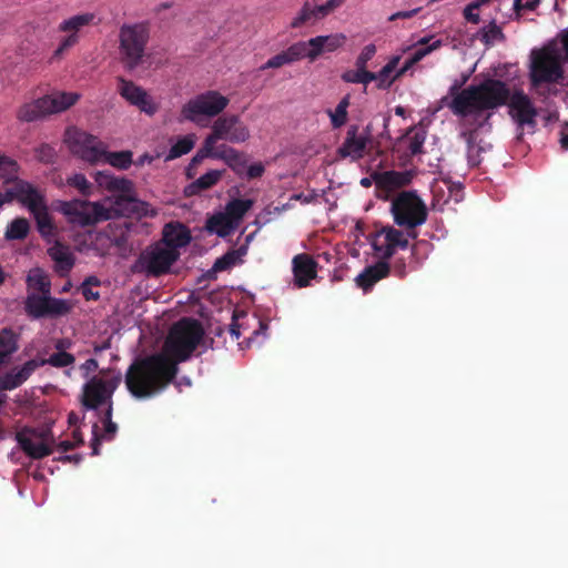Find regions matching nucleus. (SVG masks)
Listing matches in <instances>:
<instances>
[{
	"label": "nucleus",
	"mask_w": 568,
	"mask_h": 568,
	"mask_svg": "<svg viewBox=\"0 0 568 568\" xmlns=\"http://www.w3.org/2000/svg\"><path fill=\"white\" fill-rule=\"evenodd\" d=\"M148 41L149 30L142 23L120 28L119 53L125 68L133 70L141 63Z\"/></svg>",
	"instance_id": "obj_8"
},
{
	"label": "nucleus",
	"mask_w": 568,
	"mask_h": 568,
	"mask_svg": "<svg viewBox=\"0 0 568 568\" xmlns=\"http://www.w3.org/2000/svg\"><path fill=\"white\" fill-rule=\"evenodd\" d=\"M223 174L224 171L221 170H211L206 172L185 187V194L191 196L200 193L201 191L211 189L222 179Z\"/></svg>",
	"instance_id": "obj_32"
},
{
	"label": "nucleus",
	"mask_w": 568,
	"mask_h": 568,
	"mask_svg": "<svg viewBox=\"0 0 568 568\" xmlns=\"http://www.w3.org/2000/svg\"><path fill=\"white\" fill-rule=\"evenodd\" d=\"M75 358L72 354L67 352H57L52 354L49 358L42 359L38 362L39 367L43 365H51L53 367H67L74 363Z\"/></svg>",
	"instance_id": "obj_50"
},
{
	"label": "nucleus",
	"mask_w": 568,
	"mask_h": 568,
	"mask_svg": "<svg viewBox=\"0 0 568 568\" xmlns=\"http://www.w3.org/2000/svg\"><path fill=\"white\" fill-rule=\"evenodd\" d=\"M206 138L214 145L219 140L243 143L250 139V130L239 115L230 114L217 118L212 125V132Z\"/></svg>",
	"instance_id": "obj_15"
},
{
	"label": "nucleus",
	"mask_w": 568,
	"mask_h": 568,
	"mask_svg": "<svg viewBox=\"0 0 568 568\" xmlns=\"http://www.w3.org/2000/svg\"><path fill=\"white\" fill-rule=\"evenodd\" d=\"M568 59V29L557 39L530 52L529 79L534 87L554 83L564 78V62Z\"/></svg>",
	"instance_id": "obj_3"
},
{
	"label": "nucleus",
	"mask_w": 568,
	"mask_h": 568,
	"mask_svg": "<svg viewBox=\"0 0 568 568\" xmlns=\"http://www.w3.org/2000/svg\"><path fill=\"white\" fill-rule=\"evenodd\" d=\"M118 92L131 105L136 106L140 111L153 115L158 111V104L153 101L150 94L134 82L118 78Z\"/></svg>",
	"instance_id": "obj_17"
},
{
	"label": "nucleus",
	"mask_w": 568,
	"mask_h": 568,
	"mask_svg": "<svg viewBox=\"0 0 568 568\" xmlns=\"http://www.w3.org/2000/svg\"><path fill=\"white\" fill-rule=\"evenodd\" d=\"M99 20H97V16L93 12H83L64 19L58 26V31L65 33L67 36L60 41L58 48L53 52L52 58H61L64 51L74 47L79 42V33L82 30L91 26H97Z\"/></svg>",
	"instance_id": "obj_13"
},
{
	"label": "nucleus",
	"mask_w": 568,
	"mask_h": 568,
	"mask_svg": "<svg viewBox=\"0 0 568 568\" xmlns=\"http://www.w3.org/2000/svg\"><path fill=\"white\" fill-rule=\"evenodd\" d=\"M463 135L466 138L467 144H468V152H467L468 163L471 166L479 165L481 162L480 155H481V152L484 151V149L476 143L475 134L473 132L464 133Z\"/></svg>",
	"instance_id": "obj_51"
},
{
	"label": "nucleus",
	"mask_w": 568,
	"mask_h": 568,
	"mask_svg": "<svg viewBox=\"0 0 568 568\" xmlns=\"http://www.w3.org/2000/svg\"><path fill=\"white\" fill-rule=\"evenodd\" d=\"M94 180L100 187L108 191L130 192L132 190V182L130 180L115 178L106 171L97 172Z\"/></svg>",
	"instance_id": "obj_30"
},
{
	"label": "nucleus",
	"mask_w": 568,
	"mask_h": 568,
	"mask_svg": "<svg viewBox=\"0 0 568 568\" xmlns=\"http://www.w3.org/2000/svg\"><path fill=\"white\" fill-rule=\"evenodd\" d=\"M215 159L223 160L237 175L243 174L247 164L245 153L226 145L216 149Z\"/></svg>",
	"instance_id": "obj_27"
},
{
	"label": "nucleus",
	"mask_w": 568,
	"mask_h": 568,
	"mask_svg": "<svg viewBox=\"0 0 568 568\" xmlns=\"http://www.w3.org/2000/svg\"><path fill=\"white\" fill-rule=\"evenodd\" d=\"M60 211L69 223L81 227L93 226L120 215V210L112 204L111 197L98 202L65 201L61 203Z\"/></svg>",
	"instance_id": "obj_5"
},
{
	"label": "nucleus",
	"mask_w": 568,
	"mask_h": 568,
	"mask_svg": "<svg viewBox=\"0 0 568 568\" xmlns=\"http://www.w3.org/2000/svg\"><path fill=\"white\" fill-rule=\"evenodd\" d=\"M80 95L73 92H59L44 95L31 102L22 104L17 111V119L21 122H33L63 112L72 106Z\"/></svg>",
	"instance_id": "obj_7"
},
{
	"label": "nucleus",
	"mask_w": 568,
	"mask_h": 568,
	"mask_svg": "<svg viewBox=\"0 0 568 568\" xmlns=\"http://www.w3.org/2000/svg\"><path fill=\"white\" fill-rule=\"evenodd\" d=\"M246 248L240 247L239 250L230 251L225 253L223 256L217 258L213 264V271L221 272L234 266L237 262L241 261L242 256L245 255Z\"/></svg>",
	"instance_id": "obj_43"
},
{
	"label": "nucleus",
	"mask_w": 568,
	"mask_h": 568,
	"mask_svg": "<svg viewBox=\"0 0 568 568\" xmlns=\"http://www.w3.org/2000/svg\"><path fill=\"white\" fill-rule=\"evenodd\" d=\"M103 423H104V434L102 436H99L94 432V437L91 443V448H92L93 455L99 454V446H100L101 438L111 439V438H113V436L116 433L118 426L115 423L112 422V405H109V407H106V409L104 412Z\"/></svg>",
	"instance_id": "obj_37"
},
{
	"label": "nucleus",
	"mask_w": 568,
	"mask_h": 568,
	"mask_svg": "<svg viewBox=\"0 0 568 568\" xmlns=\"http://www.w3.org/2000/svg\"><path fill=\"white\" fill-rule=\"evenodd\" d=\"M442 45L440 40L434 41L432 44L423 48H418L414 51L413 55L409 58L415 64L419 62L424 57L436 50Z\"/></svg>",
	"instance_id": "obj_58"
},
{
	"label": "nucleus",
	"mask_w": 568,
	"mask_h": 568,
	"mask_svg": "<svg viewBox=\"0 0 568 568\" xmlns=\"http://www.w3.org/2000/svg\"><path fill=\"white\" fill-rule=\"evenodd\" d=\"M216 149L212 141L205 138L202 148L197 151V153L193 156L190 163V168L196 166L200 164L205 158H214L215 159Z\"/></svg>",
	"instance_id": "obj_54"
},
{
	"label": "nucleus",
	"mask_w": 568,
	"mask_h": 568,
	"mask_svg": "<svg viewBox=\"0 0 568 568\" xmlns=\"http://www.w3.org/2000/svg\"><path fill=\"white\" fill-rule=\"evenodd\" d=\"M295 44L303 45V58H308L311 61H314L318 55L325 52L323 37H315L310 39L308 41H298Z\"/></svg>",
	"instance_id": "obj_47"
},
{
	"label": "nucleus",
	"mask_w": 568,
	"mask_h": 568,
	"mask_svg": "<svg viewBox=\"0 0 568 568\" xmlns=\"http://www.w3.org/2000/svg\"><path fill=\"white\" fill-rule=\"evenodd\" d=\"M508 99L509 113L520 126L535 124L537 111L528 95L520 91L509 95Z\"/></svg>",
	"instance_id": "obj_19"
},
{
	"label": "nucleus",
	"mask_w": 568,
	"mask_h": 568,
	"mask_svg": "<svg viewBox=\"0 0 568 568\" xmlns=\"http://www.w3.org/2000/svg\"><path fill=\"white\" fill-rule=\"evenodd\" d=\"M17 201L28 207L31 213L47 204L44 195L24 180H18Z\"/></svg>",
	"instance_id": "obj_22"
},
{
	"label": "nucleus",
	"mask_w": 568,
	"mask_h": 568,
	"mask_svg": "<svg viewBox=\"0 0 568 568\" xmlns=\"http://www.w3.org/2000/svg\"><path fill=\"white\" fill-rule=\"evenodd\" d=\"M50 294H29L27 296L24 308L29 316L33 318L45 317V308Z\"/></svg>",
	"instance_id": "obj_34"
},
{
	"label": "nucleus",
	"mask_w": 568,
	"mask_h": 568,
	"mask_svg": "<svg viewBox=\"0 0 568 568\" xmlns=\"http://www.w3.org/2000/svg\"><path fill=\"white\" fill-rule=\"evenodd\" d=\"M426 131L423 129L416 130L415 128H410L407 133V149L410 155H417L423 153V145L426 140Z\"/></svg>",
	"instance_id": "obj_44"
},
{
	"label": "nucleus",
	"mask_w": 568,
	"mask_h": 568,
	"mask_svg": "<svg viewBox=\"0 0 568 568\" xmlns=\"http://www.w3.org/2000/svg\"><path fill=\"white\" fill-rule=\"evenodd\" d=\"M229 102L219 91L210 90L189 100L181 109V116L197 123L202 116L214 118L222 113Z\"/></svg>",
	"instance_id": "obj_10"
},
{
	"label": "nucleus",
	"mask_w": 568,
	"mask_h": 568,
	"mask_svg": "<svg viewBox=\"0 0 568 568\" xmlns=\"http://www.w3.org/2000/svg\"><path fill=\"white\" fill-rule=\"evenodd\" d=\"M121 383V376H93L82 388L80 403L85 409L112 405V396Z\"/></svg>",
	"instance_id": "obj_11"
},
{
	"label": "nucleus",
	"mask_w": 568,
	"mask_h": 568,
	"mask_svg": "<svg viewBox=\"0 0 568 568\" xmlns=\"http://www.w3.org/2000/svg\"><path fill=\"white\" fill-rule=\"evenodd\" d=\"M73 304L68 300L54 298L49 295L45 308V317H59L69 314Z\"/></svg>",
	"instance_id": "obj_42"
},
{
	"label": "nucleus",
	"mask_w": 568,
	"mask_h": 568,
	"mask_svg": "<svg viewBox=\"0 0 568 568\" xmlns=\"http://www.w3.org/2000/svg\"><path fill=\"white\" fill-rule=\"evenodd\" d=\"M179 367L166 355L156 353L133 361L125 373V385L135 398H149L164 390Z\"/></svg>",
	"instance_id": "obj_1"
},
{
	"label": "nucleus",
	"mask_w": 568,
	"mask_h": 568,
	"mask_svg": "<svg viewBox=\"0 0 568 568\" xmlns=\"http://www.w3.org/2000/svg\"><path fill=\"white\" fill-rule=\"evenodd\" d=\"M18 348L16 336L10 329H2L0 332V366L6 362V358L14 353Z\"/></svg>",
	"instance_id": "obj_41"
},
{
	"label": "nucleus",
	"mask_w": 568,
	"mask_h": 568,
	"mask_svg": "<svg viewBox=\"0 0 568 568\" xmlns=\"http://www.w3.org/2000/svg\"><path fill=\"white\" fill-rule=\"evenodd\" d=\"M132 156L133 153L129 150L120 152H108L106 149L105 154L102 158V161L109 163L110 165L119 170H126L133 163Z\"/></svg>",
	"instance_id": "obj_40"
},
{
	"label": "nucleus",
	"mask_w": 568,
	"mask_h": 568,
	"mask_svg": "<svg viewBox=\"0 0 568 568\" xmlns=\"http://www.w3.org/2000/svg\"><path fill=\"white\" fill-rule=\"evenodd\" d=\"M20 448L31 458L40 459L52 454L53 435L49 428H23L16 435Z\"/></svg>",
	"instance_id": "obj_14"
},
{
	"label": "nucleus",
	"mask_w": 568,
	"mask_h": 568,
	"mask_svg": "<svg viewBox=\"0 0 568 568\" xmlns=\"http://www.w3.org/2000/svg\"><path fill=\"white\" fill-rule=\"evenodd\" d=\"M342 79L347 83H362V69L348 70L342 74Z\"/></svg>",
	"instance_id": "obj_60"
},
{
	"label": "nucleus",
	"mask_w": 568,
	"mask_h": 568,
	"mask_svg": "<svg viewBox=\"0 0 568 568\" xmlns=\"http://www.w3.org/2000/svg\"><path fill=\"white\" fill-rule=\"evenodd\" d=\"M13 182H14L13 187L7 190L4 194H0V201H3V204L4 203H10L13 200H17V195H18V180L13 181Z\"/></svg>",
	"instance_id": "obj_62"
},
{
	"label": "nucleus",
	"mask_w": 568,
	"mask_h": 568,
	"mask_svg": "<svg viewBox=\"0 0 568 568\" xmlns=\"http://www.w3.org/2000/svg\"><path fill=\"white\" fill-rule=\"evenodd\" d=\"M400 60L399 55L393 57L379 72L376 73V87L381 90L388 89L397 79L392 77V73L395 71L398 62Z\"/></svg>",
	"instance_id": "obj_39"
},
{
	"label": "nucleus",
	"mask_w": 568,
	"mask_h": 568,
	"mask_svg": "<svg viewBox=\"0 0 568 568\" xmlns=\"http://www.w3.org/2000/svg\"><path fill=\"white\" fill-rule=\"evenodd\" d=\"M205 227L209 232L225 237L233 233L239 226L235 225L224 212H221L207 219Z\"/></svg>",
	"instance_id": "obj_31"
},
{
	"label": "nucleus",
	"mask_w": 568,
	"mask_h": 568,
	"mask_svg": "<svg viewBox=\"0 0 568 568\" xmlns=\"http://www.w3.org/2000/svg\"><path fill=\"white\" fill-rule=\"evenodd\" d=\"M303 45L293 43L286 50L268 59L263 65L260 67L261 71L266 69H277L284 64H290L303 59Z\"/></svg>",
	"instance_id": "obj_26"
},
{
	"label": "nucleus",
	"mask_w": 568,
	"mask_h": 568,
	"mask_svg": "<svg viewBox=\"0 0 568 568\" xmlns=\"http://www.w3.org/2000/svg\"><path fill=\"white\" fill-rule=\"evenodd\" d=\"M349 105V95L344 97L337 104L335 112L331 113V121L334 128H341L347 121V108Z\"/></svg>",
	"instance_id": "obj_52"
},
{
	"label": "nucleus",
	"mask_w": 568,
	"mask_h": 568,
	"mask_svg": "<svg viewBox=\"0 0 568 568\" xmlns=\"http://www.w3.org/2000/svg\"><path fill=\"white\" fill-rule=\"evenodd\" d=\"M82 294L87 301H91V300L97 301L100 298L99 292H93L88 286H82Z\"/></svg>",
	"instance_id": "obj_64"
},
{
	"label": "nucleus",
	"mask_w": 568,
	"mask_h": 568,
	"mask_svg": "<svg viewBox=\"0 0 568 568\" xmlns=\"http://www.w3.org/2000/svg\"><path fill=\"white\" fill-rule=\"evenodd\" d=\"M48 254L55 262L59 272L68 273L74 265V256L69 246L58 241L48 250Z\"/></svg>",
	"instance_id": "obj_28"
},
{
	"label": "nucleus",
	"mask_w": 568,
	"mask_h": 568,
	"mask_svg": "<svg viewBox=\"0 0 568 568\" xmlns=\"http://www.w3.org/2000/svg\"><path fill=\"white\" fill-rule=\"evenodd\" d=\"M28 284L41 294H50L51 283L44 272L40 268H34L30 272L28 275Z\"/></svg>",
	"instance_id": "obj_46"
},
{
	"label": "nucleus",
	"mask_w": 568,
	"mask_h": 568,
	"mask_svg": "<svg viewBox=\"0 0 568 568\" xmlns=\"http://www.w3.org/2000/svg\"><path fill=\"white\" fill-rule=\"evenodd\" d=\"M294 284L298 288L306 287L317 275V262L308 254H297L292 261Z\"/></svg>",
	"instance_id": "obj_20"
},
{
	"label": "nucleus",
	"mask_w": 568,
	"mask_h": 568,
	"mask_svg": "<svg viewBox=\"0 0 568 568\" xmlns=\"http://www.w3.org/2000/svg\"><path fill=\"white\" fill-rule=\"evenodd\" d=\"M191 241L189 231L182 224H168L163 230V239L159 243H164L170 248L178 250L186 246Z\"/></svg>",
	"instance_id": "obj_25"
},
{
	"label": "nucleus",
	"mask_w": 568,
	"mask_h": 568,
	"mask_svg": "<svg viewBox=\"0 0 568 568\" xmlns=\"http://www.w3.org/2000/svg\"><path fill=\"white\" fill-rule=\"evenodd\" d=\"M39 367L38 361L30 359L20 368H13L0 378V388L4 390L13 389L23 384L30 375Z\"/></svg>",
	"instance_id": "obj_23"
},
{
	"label": "nucleus",
	"mask_w": 568,
	"mask_h": 568,
	"mask_svg": "<svg viewBox=\"0 0 568 568\" xmlns=\"http://www.w3.org/2000/svg\"><path fill=\"white\" fill-rule=\"evenodd\" d=\"M253 203L252 200H232L226 204L224 213L239 226L246 212L253 206Z\"/></svg>",
	"instance_id": "obj_36"
},
{
	"label": "nucleus",
	"mask_w": 568,
	"mask_h": 568,
	"mask_svg": "<svg viewBox=\"0 0 568 568\" xmlns=\"http://www.w3.org/2000/svg\"><path fill=\"white\" fill-rule=\"evenodd\" d=\"M323 37V42H324V48H325V52H333L335 51L336 49L341 48L345 41H346V37L342 33H336V34H331V36H322Z\"/></svg>",
	"instance_id": "obj_56"
},
{
	"label": "nucleus",
	"mask_w": 568,
	"mask_h": 568,
	"mask_svg": "<svg viewBox=\"0 0 568 568\" xmlns=\"http://www.w3.org/2000/svg\"><path fill=\"white\" fill-rule=\"evenodd\" d=\"M123 202H128L130 210L140 216L154 217L158 215V210L154 209L150 203L122 195L114 200L115 207L121 206Z\"/></svg>",
	"instance_id": "obj_35"
},
{
	"label": "nucleus",
	"mask_w": 568,
	"mask_h": 568,
	"mask_svg": "<svg viewBox=\"0 0 568 568\" xmlns=\"http://www.w3.org/2000/svg\"><path fill=\"white\" fill-rule=\"evenodd\" d=\"M180 257V252L168 247L164 243H155L145 247L133 263V273L148 277H159L170 272L171 266Z\"/></svg>",
	"instance_id": "obj_6"
},
{
	"label": "nucleus",
	"mask_w": 568,
	"mask_h": 568,
	"mask_svg": "<svg viewBox=\"0 0 568 568\" xmlns=\"http://www.w3.org/2000/svg\"><path fill=\"white\" fill-rule=\"evenodd\" d=\"M476 37L486 45L491 47L496 42L505 41L506 37L496 20H491L488 24L478 30Z\"/></svg>",
	"instance_id": "obj_33"
},
{
	"label": "nucleus",
	"mask_w": 568,
	"mask_h": 568,
	"mask_svg": "<svg viewBox=\"0 0 568 568\" xmlns=\"http://www.w3.org/2000/svg\"><path fill=\"white\" fill-rule=\"evenodd\" d=\"M478 8H479V3H469L464 9V17H465V19L468 20L469 22L474 23V24L479 23L480 17H479L478 13L474 12V10H477Z\"/></svg>",
	"instance_id": "obj_59"
},
{
	"label": "nucleus",
	"mask_w": 568,
	"mask_h": 568,
	"mask_svg": "<svg viewBox=\"0 0 568 568\" xmlns=\"http://www.w3.org/2000/svg\"><path fill=\"white\" fill-rule=\"evenodd\" d=\"M368 141V134L358 135V126L351 125L347 130L345 141L339 149V153L344 158L352 156L356 160L362 159Z\"/></svg>",
	"instance_id": "obj_21"
},
{
	"label": "nucleus",
	"mask_w": 568,
	"mask_h": 568,
	"mask_svg": "<svg viewBox=\"0 0 568 568\" xmlns=\"http://www.w3.org/2000/svg\"><path fill=\"white\" fill-rule=\"evenodd\" d=\"M422 10V8H415L413 10H408V11H398V12H395L393 13L388 20L389 21H395L396 19H409L412 17H414L415 14H417L419 11Z\"/></svg>",
	"instance_id": "obj_63"
},
{
	"label": "nucleus",
	"mask_w": 568,
	"mask_h": 568,
	"mask_svg": "<svg viewBox=\"0 0 568 568\" xmlns=\"http://www.w3.org/2000/svg\"><path fill=\"white\" fill-rule=\"evenodd\" d=\"M19 164L16 160L0 153V178L6 182H13L18 179Z\"/></svg>",
	"instance_id": "obj_45"
},
{
	"label": "nucleus",
	"mask_w": 568,
	"mask_h": 568,
	"mask_svg": "<svg viewBox=\"0 0 568 568\" xmlns=\"http://www.w3.org/2000/svg\"><path fill=\"white\" fill-rule=\"evenodd\" d=\"M376 53L375 44L371 43L363 48L362 52L356 59V68H366L367 62L374 57Z\"/></svg>",
	"instance_id": "obj_57"
},
{
	"label": "nucleus",
	"mask_w": 568,
	"mask_h": 568,
	"mask_svg": "<svg viewBox=\"0 0 568 568\" xmlns=\"http://www.w3.org/2000/svg\"><path fill=\"white\" fill-rule=\"evenodd\" d=\"M30 230V224L27 219L18 217L13 220L7 227L6 239L8 240H23L27 237Z\"/></svg>",
	"instance_id": "obj_48"
},
{
	"label": "nucleus",
	"mask_w": 568,
	"mask_h": 568,
	"mask_svg": "<svg viewBox=\"0 0 568 568\" xmlns=\"http://www.w3.org/2000/svg\"><path fill=\"white\" fill-rule=\"evenodd\" d=\"M36 159L43 164H53L57 160V151L53 145L42 143L34 149Z\"/></svg>",
	"instance_id": "obj_53"
},
{
	"label": "nucleus",
	"mask_w": 568,
	"mask_h": 568,
	"mask_svg": "<svg viewBox=\"0 0 568 568\" xmlns=\"http://www.w3.org/2000/svg\"><path fill=\"white\" fill-rule=\"evenodd\" d=\"M372 179L374 180L377 190L385 192L384 195L379 194V197L386 200L388 197V193L408 185L413 180V173L410 171L376 172L372 175Z\"/></svg>",
	"instance_id": "obj_18"
},
{
	"label": "nucleus",
	"mask_w": 568,
	"mask_h": 568,
	"mask_svg": "<svg viewBox=\"0 0 568 568\" xmlns=\"http://www.w3.org/2000/svg\"><path fill=\"white\" fill-rule=\"evenodd\" d=\"M326 16L327 13L322 4L313 7L310 2H305L297 16L292 20L291 27L300 28L304 24H314Z\"/></svg>",
	"instance_id": "obj_29"
},
{
	"label": "nucleus",
	"mask_w": 568,
	"mask_h": 568,
	"mask_svg": "<svg viewBox=\"0 0 568 568\" xmlns=\"http://www.w3.org/2000/svg\"><path fill=\"white\" fill-rule=\"evenodd\" d=\"M390 212L394 222L406 229H415L425 223L427 209L424 202L413 191H403L392 201Z\"/></svg>",
	"instance_id": "obj_9"
},
{
	"label": "nucleus",
	"mask_w": 568,
	"mask_h": 568,
	"mask_svg": "<svg viewBox=\"0 0 568 568\" xmlns=\"http://www.w3.org/2000/svg\"><path fill=\"white\" fill-rule=\"evenodd\" d=\"M390 267L386 261H379L366 267L357 277L356 284L363 290L371 288L376 282L389 274Z\"/></svg>",
	"instance_id": "obj_24"
},
{
	"label": "nucleus",
	"mask_w": 568,
	"mask_h": 568,
	"mask_svg": "<svg viewBox=\"0 0 568 568\" xmlns=\"http://www.w3.org/2000/svg\"><path fill=\"white\" fill-rule=\"evenodd\" d=\"M32 215L37 222L38 231L43 237H50L55 234V226L48 212L47 204L34 211Z\"/></svg>",
	"instance_id": "obj_38"
},
{
	"label": "nucleus",
	"mask_w": 568,
	"mask_h": 568,
	"mask_svg": "<svg viewBox=\"0 0 568 568\" xmlns=\"http://www.w3.org/2000/svg\"><path fill=\"white\" fill-rule=\"evenodd\" d=\"M204 336L202 324L194 318L184 317L171 327L163 345V353L176 365L186 361L196 349Z\"/></svg>",
	"instance_id": "obj_4"
},
{
	"label": "nucleus",
	"mask_w": 568,
	"mask_h": 568,
	"mask_svg": "<svg viewBox=\"0 0 568 568\" xmlns=\"http://www.w3.org/2000/svg\"><path fill=\"white\" fill-rule=\"evenodd\" d=\"M67 184L78 189L82 195H90L91 193V183L82 173H75L69 176L67 179Z\"/></svg>",
	"instance_id": "obj_55"
},
{
	"label": "nucleus",
	"mask_w": 568,
	"mask_h": 568,
	"mask_svg": "<svg viewBox=\"0 0 568 568\" xmlns=\"http://www.w3.org/2000/svg\"><path fill=\"white\" fill-rule=\"evenodd\" d=\"M265 171V168L264 165L258 162V163H254L252 165H250L246 170V176L247 179H257V178H261L263 175Z\"/></svg>",
	"instance_id": "obj_61"
},
{
	"label": "nucleus",
	"mask_w": 568,
	"mask_h": 568,
	"mask_svg": "<svg viewBox=\"0 0 568 568\" xmlns=\"http://www.w3.org/2000/svg\"><path fill=\"white\" fill-rule=\"evenodd\" d=\"M508 97L509 89L503 81L488 79L479 85H469L457 92L447 106L454 114L467 116L503 105Z\"/></svg>",
	"instance_id": "obj_2"
},
{
	"label": "nucleus",
	"mask_w": 568,
	"mask_h": 568,
	"mask_svg": "<svg viewBox=\"0 0 568 568\" xmlns=\"http://www.w3.org/2000/svg\"><path fill=\"white\" fill-rule=\"evenodd\" d=\"M372 246L383 261H387L396 253L398 247L405 250L408 246V240L400 230L385 226L376 232Z\"/></svg>",
	"instance_id": "obj_16"
},
{
	"label": "nucleus",
	"mask_w": 568,
	"mask_h": 568,
	"mask_svg": "<svg viewBox=\"0 0 568 568\" xmlns=\"http://www.w3.org/2000/svg\"><path fill=\"white\" fill-rule=\"evenodd\" d=\"M194 146V139L192 135H186L178 140L169 151L168 160L180 158L187 154Z\"/></svg>",
	"instance_id": "obj_49"
},
{
	"label": "nucleus",
	"mask_w": 568,
	"mask_h": 568,
	"mask_svg": "<svg viewBox=\"0 0 568 568\" xmlns=\"http://www.w3.org/2000/svg\"><path fill=\"white\" fill-rule=\"evenodd\" d=\"M65 141L73 155L91 164L102 161L108 149L99 138L79 130H68Z\"/></svg>",
	"instance_id": "obj_12"
}]
</instances>
